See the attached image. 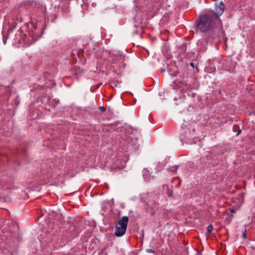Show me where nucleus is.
<instances>
[{"label":"nucleus","instance_id":"1a4fd4ad","mask_svg":"<svg viewBox=\"0 0 255 255\" xmlns=\"http://www.w3.org/2000/svg\"><path fill=\"white\" fill-rule=\"evenodd\" d=\"M76 55L77 56V50L73 49L71 52V56L75 59H76Z\"/></svg>","mask_w":255,"mask_h":255},{"label":"nucleus","instance_id":"2eb2a0df","mask_svg":"<svg viewBox=\"0 0 255 255\" xmlns=\"http://www.w3.org/2000/svg\"><path fill=\"white\" fill-rule=\"evenodd\" d=\"M6 38H5L4 36H3V39H2V41H3V43L4 44H5L6 43Z\"/></svg>","mask_w":255,"mask_h":255},{"label":"nucleus","instance_id":"423d86ee","mask_svg":"<svg viewBox=\"0 0 255 255\" xmlns=\"http://www.w3.org/2000/svg\"><path fill=\"white\" fill-rule=\"evenodd\" d=\"M73 72L74 75L77 76L81 74H83L84 73V71L83 69L80 68L79 67H75Z\"/></svg>","mask_w":255,"mask_h":255},{"label":"nucleus","instance_id":"393cba45","mask_svg":"<svg viewBox=\"0 0 255 255\" xmlns=\"http://www.w3.org/2000/svg\"><path fill=\"white\" fill-rule=\"evenodd\" d=\"M113 63L115 64L116 62H113Z\"/></svg>","mask_w":255,"mask_h":255},{"label":"nucleus","instance_id":"a211bd4d","mask_svg":"<svg viewBox=\"0 0 255 255\" xmlns=\"http://www.w3.org/2000/svg\"><path fill=\"white\" fill-rule=\"evenodd\" d=\"M238 128V126L236 125L233 127V130L236 131V129Z\"/></svg>","mask_w":255,"mask_h":255},{"label":"nucleus","instance_id":"39448f33","mask_svg":"<svg viewBox=\"0 0 255 255\" xmlns=\"http://www.w3.org/2000/svg\"><path fill=\"white\" fill-rule=\"evenodd\" d=\"M225 9V5L223 2L221 1L219 3H215V12L213 10V13L220 18V16L223 13Z\"/></svg>","mask_w":255,"mask_h":255},{"label":"nucleus","instance_id":"4be33fe9","mask_svg":"<svg viewBox=\"0 0 255 255\" xmlns=\"http://www.w3.org/2000/svg\"><path fill=\"white\" fill-rule=\"evenodd\" d=\"M168 195L169 196H171V192H170V191H169Z\"/></svg>","mask_w":255,"mask_h":255},{"label":"nucleus","instance_id":"f257e3e1","mask_svg":"<svg viewBox=\"0 0 255 255\" xmlns=\"http://www.w3.org/2000/svg\"><path fill=\"white\" fill-rule=\"evenodd\" d=\"M196 27L198 30L205 33L214 29H218L223 33L222 23L220 18L213 13V10L206 11L200 15L196 20Z\"/></svg>","mask_w":255,"mask_h":255},{"label":"nucleus","instance_id":"20e7f679","mask_svg":"<svg viewBox=\"0 0 255 255\" xmlns=\"http://www.w3.org/2000/svg\"><path fill=\"white\" fill-rule=\"evenodd\" d=\"M195 129L190 127L188 128L187 130H185L184 135L181 136V140L189 144L194 142V138L196 137V135L194 134Z\"/></svg>","mask_w":255,"mask_h":255},{"label":"nucleus","instance_id":"4468645a","mask_svg":"<svg viewBox=\"0 0 255 255\" xmlns=\"http://www.w3.org/2000/svg\"><path fill=\"white\" fill-rule=\"evenodd\" d=\"M188 95L189 96H190V97H192V98H194L195 97V96H196V93H192L191 94H188Z\"/></svg>","mask_w":255,"mask_h":255},{"label":"nucleus","instance_id":"412c9836","mask_svg":"<svg viewBox=\"0 0 255 255\" xmlns=\"http://www.w3.org/2000/svg\"><path fill=\"white\" fill-rule=\"evenodd\" d=\"M190 66H192L193 68H194V63H192V62L190 63Z\"/></svg>","mask_w":255,"mask_h":255},{"label":"nucleus","instance_id":"9b49d317","mask_svg":"<svg viewBox=\"0 0 255 255\" xmlns=\"http://www.w3.org/2000/svg\"><path fill=\"white\" fill-rule=\"evenodd\" d=\"M146 252L148 253H155V251L151 249H147L146 250Z\"/></svg>","mask_w":255,"mask_h":255},{"label":"nucleus","instance_id":"9d476101","mask_svg":"<svg viewBox=\"0 0 255 255\" xmlns=\"http://www.w3.org/2000/svg\"><path fill=\"white\" fill-rule=\"evenodd\" d=\"M213 227L211 225H209L207 228V230L209 234H210L213 231Z\"/></svg>","mask_w":255,"mask_h":255},{"label":"nucleus","instance_id":"f8f14e48","mask_svg":"<svg viewBox=\"0 0 255 255\" xmlns=\"http://www.w3.org/2000/svg\"><path fill=\"white\" fill-rule=\"evenodd\" d=\"M99 109L102 112H105L106 111V108L104 107V106H100L99 107Z\"/></svg>","mask_w":255,"mask_h":255},{"label":"nucleus","instance_id":"6e6552de","mask_svg":"<svg viewBox=\"0 0 255 255\" xmlns=\"http://www.w3.org/2000/svg\"><path fill=\"white\" fill-rule=\"evenodd\" d=\"M84 54V50L82 49H80L77 50V56L79 58L81 59L83 56Z\"/></svg>","mask_w":255,"mask_h":255},{"label":"nucleus","instance_id":"f03ea898","mask_svg":"<svg viewBox=\"0 0 255 255\" xmlns=\"http://www.w3.org/2000/svg\"><path fill=\"white\" fill-rule=\"evenodd\" d=\"M21 41L20 43H23L26 46L32 44L39 37V32H37L36 27L34 26V30H29L22 35Z\"/></svg>","mask_w":255,"mask_h":255},{"label":"nucleus","instance_id":"0eeeda50","mask_svg":"<svg viewBox=\"0 0 255 255\" xmlns=\"http://www.w3.org/2000/svg\"><path fill=\"white\" fill-rule=\"evenodd\" d=\"M143 173L144 178H146L147 180H149L150 178L149 171L147 169H144L143 170Z\"/></svg>","mask_w":255,"mask_h":255},{"label":"nucleus","instance_id":"5701e85b","mask_svg":"<svg viewBox=\"0 0 255 255\" xmlns=\"http://www.w3.org/2000/svg\"><path fill=\"white\" fill-rule=\"evenodd\" d=\"M165 186L167 187V185H164L163 186V188H164V187H165Z\"/></svg>","mask_w":255,"mask_h":255},{"label":"nucleus","instance_id":"aec40b11","mask_svg":"<svg viewBox=\"0 0 255 255\" xmlns=\"http://www.w3.org/2000/svg\"><path fill=\"white\" fill-rule=\"evenodd\" d=\"M119 58H120V60L121 61L120 62H121V63H122V62L123 61V57L122 56H120Z\"/></svg>","mask_w":255,"mask_h":255},{"label":"nucleus","instance_id":"ddd939ff","mask_svg":"<svg viewBox=\"0 0 255 255\" xmlns=\"http://www.w3.org/2000/svg\"><path fill=\"white\" fill-rule=\"evenodd\" d=\"M247 237V230H245L242 234V238L245 239Z\"/></svg>","mask_w":255,"mask_h":255},{"label":"nucleus","instance_id":"b1692460","mask_svg":"<svg viewBox=\"0 0 255 255\" xmlns=\"http://www.w3.org/2000/svg\"><path fill=\"white\" fill-rule=\"evenodd\" d=\"M204 158H201V160H204Z\"/></svg>","mask_w":255,"mask_h":255},{"label":"nucleus","instance_id":"dca6fc26","mask_svg":"<svg viewBox=\"0 0 255 255\" xmlns=\"http://www.w3.org/2000/svg\"><path fill=\"white\" fill-rule=\"evenodd\" d=\"M229 210H230V212L232 213H234L236 212L235 210L234 209L230 208Z\"/></svg>","mask_w":255,"mask_h":255},{"label":"nucleus","instance_id":"6ab92c4d","mask_svg":"<svg viewBox=\"0 0 255 255\" xmlns=\"http://www.w3.org/2000/svg\"><path fill=\"white\" fill-rule=\"evenodd\" d=\"M241 132V129H239L237 131V135H239Z\"/></svg>","mask_w":255,"mask_h":255},{"label":"nucleus","instance_id":"7ed1b4c3","mask_svg":"<svg viewBox=\"0 0 255 255\" xmlns=\"http://www.w3.org/2000/svg\"><path fill=\"white\" fill-rule=\"evenodd\" d=\"M128 221V217L127 216H123L120 219L115 227V235L116 236L120 237L125 235L127 229Z\"/></svg>","mask_w":255,"mask_h":255},{"label":"nucleus","instance_id":"f3484780","mask_svg":"<svg viewBox=\"0 0 255 255\" xmlns=\"http://www.w3.org/2000/svg\"><path fill=\"white\" fill-rule=\"evenodd\" d=\"M91 5L92 7H95L97 5V3L96 2H92Z\"/></svg>","mask_w":255,"mask_h":255}]
</instances>
